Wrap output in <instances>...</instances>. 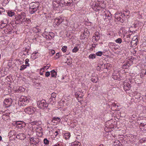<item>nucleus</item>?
Returning <instances> with one entry per match:
<instances>
[{"label":"nucleus","mask_w":146,"mask_h":146,"mask_svg":"<svg viewBox=\"0 0 146 146\" xmlns=\"http://www.w3.org/2000/svg\"><path fill=\"white\" fill-rule=\"evenodd\" d=\"M42 128L40 127H39L38 128H37V129L36 130L37 131H38V130H40V131H41L42 130Z\"/></svg>","instance_id":"nucleus-62"},{"label":"nucleus","mask_w":146,"mask_h":146,"mask_svg":"<svg viewBox=\"0 0 146 146\" xmlns=\"http://www.w3.org/2000/svg\"><path fill=\"white\" fill-rule=\"evenodd\" d=\"M9 102V100L8 98L5 99L4 101V106L5 108H8L9 107V105L8 104Z\"/></svg>","instance_id":"nucleus-10"},{"label":"nucleus","mask_w":146,"mask_h":146,"mask_svg":"<svg viewBox=\"0 0 146 146\" xmlns=\"http://www.w3.org/2000/svg\"><path fill=\"white\" fill-rule=\"evenodd\" d=\"M64 21V19L61 17L56 18L53 23V25L54 27L58 26Z\"/></svg>","instance_id":"nucleus-5"},{"label":"nucleus","mask_w":146,"mask_h":146,"mask_svg":"<svg viewBox=\"0 0 146 146\" xmlns=\"http://www.w3.org/2000/svg\"><path fill=\"white\" fill-rule=\"evenodd\" d=\"M53 119L54 120L57 121L58 122H60V119L58 117H54L53 118Z\"/></svg>","instance_id":"nucleus-40"},{"label":"nucleus","mask_w":146,"mask_h":146,"mask_svg":"<svg viewBox=\"0 0 146 146\" xmlns=\"http://www.w3.org/2000/svg\"><path fill=\"white\" fill-rule=\"evenodd\" d=\"M16 126L20 128H22L23 123H21V122L18 121L16 122Z\"/></svg>","instance_id":"nucleus-15"},{"label":"nucleus","mask_w":146,"mask_h":146,"mask_svg":"<svg viewBox=\"0 0 146 146\" xmlns=\"http://www.w3.org/2000/svg\"><path fill=\"white\" fill-rule=\"evenodd\" d=\"M38 140H39L37 141H36L35 140V141L34 142L33 144L36 145L39 142V141H38Z\"/></svg>","instance_id":"nucleus-58"},{"label":"nucleus","mask_w":146,"mask_h":146,"mask_svg":"<svg viewBox=\"0 0 146 146\" xmlns=\"http://www.w3.org/2000/svg\"><path fill=\"white\" fill-rule=\"evenodd\" d=\"M67 78L66 76H63L62 78V80H63L64 79H66Z\"/></svg>","instance_id":"nucleus-64"},{"label":"nucleus","mask_w":146,"mask_h":146,"mask_svg":"<svg viewBox=\"0 0 146 146\" xmlns=\"http://www.w3.org/2000/svg\"><path fill=\"white\" fill-rule=\"evenodd\" d=\"M89 58L94 59L96 58V56L95 54H91L89 56Z\"/></svg>","instance_id":"nucleus-24"},{"label":"nucleus","mask_w":146,"mask_h":146,"mask_svg":"<svg viewBox=\"0 0 146 146\" xmlns=\"http://www.w3.org/2000/svg\"><path fill=\"white\" fill-rule=\"evenodd\" d=\"M56 96V93L53 92L51 94V97L50 98L49 100L50 102L52 101L54 102L55 100V98Z\"/></svg>","instance_id":"nucleus-9"},{"label":"nucleus","mask_w":146,"mask_h":146,"mask_svg":"<svg viewBox=\"0 0 146 146\" xmlns=\"http://www.w3.org/2000/svg\"><path fill=\"white\" fill-rule=\"evenodd\" d=\"M25 90V89L22 86L19 87L17 90H14L13 89V90L15 91V92L19 93L24 92Z\"/></svg>","instance_id":"nucleus-7"},{"label":"nucleus","mask_w":146,"mask_h":146,"mask_svg":"<svg viewBox=\"0 0 146 146\" xmlns=\"http://www.w3.org/2000/svg\"><path fill=\"white\" fill-rule=\"evenodd\" d=\"M81 143L79 142H75L74 144H72L71 146H80Z\"/></svg>","instance_id":"nucleus-25"},{"label":"nucleus","mask_w":146,"mask_h":146,"mask_svg":"<svg viewBox=\"0 0 146 146\" xmlns=\"http://www.w3.org/2000/svg\"><path fill=\"white\" fill-rule=\"evenodd\" d=\"M38 8H31V7H30L29 8V10H31V9H32L33 10V11H35V10H36V11H37V9H38Z\"/></svg>","instance_id":"nucleus-53"},{"label":"nucleus","mask_w":146,"mask_h":146,"mask_svg":"<svg viewBox=\"0 0 146 146\" xmlns=\"http://www.w3.org/2000/svg\"><path fill=\"white\" fill-rule=\"evenodd\" d=\"M81 37H82V39H83L85 38L86 37H87V36H84V35L83 33V34H82L81 35Z\"/></svg>","instance_id":"nucleus-50"},{"label":"nucleus","mask_w":146,"mask_h":146,"mask_svg":"<svg viewBox=\"0 0 146 146\" xmlns=\"http://www.w3.org/2000/svg\"><path fill=\"white\" fill-rule=\"evenodd\" d=\"M126 86L129 89L131 88V84L129 83H126L124 85V86Z\"/></svg>","instance_id":"nucleus-45"},{"label":"nucleus","mask_w":146,"mask_h":146,"mask_svg":"<svg viewBox=\"0 0 146 146\" xmlns=\"http://www.w3.org/2000/svg\"><path fill=\"white\" fill-rule=\"evenodd\" d=\"M127 44L128 43L126 42L123 41L122 42L120 46L123 49H126Z\"/></svg>","instance_id":"nucleus-11"},{"label":"nucleus","mask_w":146,"mask_h":146,"mask_svg":"<svg viewBox=\"0 0 146 146\" xmlns=\"http://www.w3.org/2000/svg\"><path fill=\"white\" fill-rule=\"evenodd\" d=\"M140 126L144 127L146 125V118H145L144 119L142 120H140Z\"/></svg>","instance_id":"nucleus-12"},{"label":"nucleus","mask_w":146,"mask_h":146,"mask_svg":"<svg viewBox=\"0 0 146 146\" xmlns=\"http://www.w3.org/2000/svg\"><path fill=\"white\" fill-rule=\"evenodd\" d=\"M83 33L84 34V36H88L90 35V32L87 29H85L84 30V33Z\"/></svg>","instance_id":"nucleus-18"},{"label":"nucleus","mask_w":146,"mask_h":146,"mask_svg":"<svg viewBox=\"0 0 146 146\" xmlns=\"http://www.w3.org/2000/svg\"><path fill=\"white\" fill-rule=\"evenodd\" d=\"M129 63L127 62V63H125L123 66V68L126 69L129 67Z\"/></svg>","instance_id":"nucleus-26"},{"label":"nucleus","mask_w":146,"mask_h":146,"mask_svg":"<svg viewBox=\"0 0 146 146\" xmlns=\"http://www.w3.org/2000/svg\"><path fill=\"white\" fill-rule=\"evenodd\" d=\"M4 11V9L3 8H0V14H1Z\"/></svg>","instance_id":"nucleus-54"},{"label":"nucleus","mask_w":146,"mask_h":146,"mask_svg":"<svg viewBox=\"0 0 146 146\" xmlns=\"http://www.w3.org/2000/svg\"><path fill=\"white\" fill-rule=\"evenodd\" d=\"M36 110L35 108L32 106H29L24 110L25 113L29 114H31L34 113Z\"/></svg>","instance_id":"nucleus-4"},{"label":"nucleus","mask_w":146,"mask_h":146,"mask_svg":"<svg viewBox=\"0 0 146 146\" xmlns=\"http://www.w3.org/2000/svg\"><path fill=\"white\" fill-rule=\"evenodd\" d=\"M94 36L96 38L95 39L96 40H98L100 39V34L98 32H96Z\"/></svg>","instance_id":"nucleus-17"},{"label":"nucleus","mask_w":146,"mask_h":146,"mask_svg":"<svg viewBox=\"0 0 146 146\" xmlns=\"http://www.w3.org/2000/svg\"><path fill=\"white\" fill-rule=\"evenodd\" d=\"M35 138L32 137H31L30 138V143L31 145H32L33 144V142H34L35 141Z\"/></svg>","instance_id":"nucleus-31"},{"label":"nucleus","mask_w":146,"mask_h":146,"mask_svg":"<svg viewBox=\"0 0 146 146\" xmlns=\"http://www.w3.org/2000/svg\"><path fill=\"white\" fill-rule=\"evenodd\" d=\"M38 27V26H37L36 27H34L33 29V32L35 33H37V27Z\"/></svg>","instance_id":"nucleus-43"},{"label":"nucleus","mask_w":146,"mask_h":146,"mask_svg":"<svg viewBox=\"0 0 146 146\" xmlns=\"http://www.w3.org/2000/svg\"><path fill=\"white\" fill-rule=\"evenodd\" d=\"M22 17L21 16V15H19L18 17V18L17 19H16V20L18 21L19 20L20 22H23V21H21V19H22Z\"/></svg>","instance_id":"nucleus-35"},{"label":"nucleus","mask_w":146,"mask_h":146,"mask_svg":"<svg viewBox=\"0 0 146 146\" xmlns=\"http://www.w3.org/2000/svg\"><path fill=\"white\" fill-rule=\"evenodd\" d=\"M29 59L28 58L26 59L25 60V63L26 64H29L28 62H29Z\"/></svg>","instance_id":"nucleus-55"},{"label":"nucleus","mask_w":146,"mask_h":146,"mask_svg":"<svg viewBox=\"0 0 146 146\" xmlns=\"http://www.w3.org/2000/svg\"><path fill=\"white\" fill-rule=\"evenodd\" d=\"M39 35H35L34 36V38L33 39L35 40L36 41H38V36Z\"/></svg>","instance_id":"nucleus-39"},{"label":"nucleus","mask_w":146,"mask_h":146,"mask_svg":"<svg viewBox=\"0 0 146 146\" xmlns=\"http://www.w3.org/2000/svg\"><path fill=\"white\" fill-rule=\"evenodd\" d=\"M50 34V33H48V32H45L44 34H43V35H45L44 37L46 38L47 39H49V35Z\"/></svg>","instance_id":"nucleus-23"},{"label":"nucleus","mask_w":146,"mask_h":146,"mask_svg":"<svg viewBox=\"0 0 146 146\" xmlns=\"http://www.w3.org/2000/svg\"><path fill=\"white\" fill-rule=\"evenodd\" d=\"M44 143L45 144L47 145L49 143V141L46 138H45L44 139Z\"/></svg>","instance_id":"nucleus-36"},{"label":"nucleus","mask_w":146,"mask_h":146,"mask_svg":"<svg viewBox=\"0 0 146 146\" xmlns=\"http://www.w3.org/2000/svg\"><path fill=\"white\" fill-rule=\"evenodd\" d=\"M121 144L119 141L117 140H115L113 146H121Z\"/></svg>","instance_id":"nucleus-14"},{"label":"nucleus","mask_w":146,"mask_h":146,"mask_svg":"<svg viewBox=\"0 0 146 146\" xmlns=\"http://www.w3.org/2000/svg\"><path fill=\"white\" fill-rule=\"evenodd\" d=\"M96 45L95 44H93L92 45V48H94L96 47Z\"/></svg>","instance_id":"nucleus-60"},{"label":"nucleus","mask_w":146,"mask_h":146,"mask_svg":"<svg viewBox=\"0 0 146 146\" xmlns=\"http://www.w3.org/2000/svg\"><path fill=\"white\" fill-rule=\"evenodd\" d=\"M23 21H25L26 22H27L28 23H29V21H30L29 20V19L27 18L25 20V18H23Z\"/></svg>","instance_id":"nucleus-47"},{"label":"nucleus","mask_w":146,"mask_h":146,"mask_svg":"<svg viewBox=\"0 0 146 146\" xmlns=\"http://www.w3.org/2000/svg\"><path fill=\"white\" fill-rule=\"evenodd\" d=\"M5 23H1L0 24V28L2 29L5 27L6 25Z\"/></svg>","instance_id":"nucleus-42"},{"label":"nucleus","mask_w":146,"mask_h":146,"mask_svg":"<svg viewBox=\"0 0 146 146\" xmlns=\"http://www.w3.org/2000/svg\"><path fill=\"white\" fill-rule=\"evenodd\" d=\"M67 48V46H64L62 48V51L64 52H66V48Z\"/></svg>","instance_id":"nucleus-34"},{"label":"nucleus","mask_w":146,"mask_h":146,"mask_svg":"<svg viewBox=\"0 0 146 146\" xmlns=\"http://www.w3.org/2000/svg\"><path fill=\"white\" fill-rule=\"evenodd\" d=\"M78 50V49L77 46H75L72 50V52H76Z\"/></svg>","instance_id":"nucleus-32"},{"label":"nucleus","mask_w":146,"mask_h":146,"mask_svg":"<svg viewBox=\"0 0 146 146\" xmlns=\"http://www.w3.org/2000/svg\"><path fill=\"white\" fill-rule=\"evenodd\" d=\"M70 134L69 133H66L64 134V137L65 139L66 140H67L70 137Z\"/></svg>","instance_id":"nucleus-21"},{"label":"nucleus","mask_w":146,"mask_h":146,"mask_svg":"<svg viewBox=\"0 0 146 146\" xmlns=\"http://www.w3.org/2000/svg\"><path fill=\"white\" fill-rule=\"evenodd\" d=\"M111 106L113 108L115 107V108L116 106H117V107H118V106L115 103H113L111 105Z\"/></svg>","instance_id":"nucleus-49"},{"label":"nucleus","mask_w":146,"mask_h":146,"mask_svg":"<svg viewBox=\"0 0 146 146\" xmlns=\"http://www.w3.org/2000/svg\"><path fill=\"white\" fill-rule=\"evenodd\" d=\"M27 67V66L25 65H22L21 66L20 68V70H22L24 69Z\"/></svg>","instance_id":"nucleus-33"},{"label":"nucleus","mask_w":146,"mask_h":146,"mask_svg":"<svg viewBox=\"0 0 146 146\" xmlns=\"http://www.w3.org/2000/svg\"><path fill=\"white\" fill-rule=\"evenodd\" d=\"M72 0H60V1H57V3L59 4L60 6L63 7V5L70 6L72 5L73 3L72 2Z\"/></svg>","instance_id":"nucleus-1"},{"label":"nucleus","mask_w":146,"mask_h":146,"mask_svg":"<svg viewBox=\"0 0 146 146\" xmlns=\"http://www.w3.org/2000/svg\"><path fill=\"white\" fill-rule=\"evenodd\" d=\"M109 46L110 47H111L112 46H115V44L113 42H110L109 44Z\"/></svg>","instance_id":"nucleus-41"},{"label":"nucleus","mask_w":146,"mask_h":146,"mask_svg":"<svg viewBox=\"0 0 146 146\" xmlns=\"http://www.w3.org/2000/svg\"><path fill=\"white\" fill-rule=\"evenodd\" d=\"M49 53L50 54H52V55H51V56H52L53 54H54L55 53V51L53 50H51L50 52Z\"/></svg>","instance_id":"nucleus-44"},{"label":"nucleus","mask_w":146,"mask_h":146,"mask_svg":"<svg viewBox=\"0 0 146 146\" xmlns=\"http://www.w3.org/2000/svg\"><path fill=\"white\" fill-rule=\"evenodd\" d=\"M10 135L12 136H10V140H11L14 139L15 136V131L14 130L11 131L10 132Z\"/></svg>","instance_id":"nucleus-8"},{"label":"nucleus","mask_w":146,"mask_h":146,"mask_svg":"<svg viewBox=\"0 0 146 146\" xmlns=\"http://www.w3.org/2000/svg\"><path fill=\"white\" fill-rule=\"evenodd\" d=\"M59 55H60V53L59 52H58L57 53H56V56H58V57L57 58H56V59H58V58L59 57H60Z\"/></svg>","instance_id":"nucleus-56"},{"label":"nucleus","mask_w":146,"mask_h":146,"mask_svg":"<svg viewBox=\"0 0 146 146\" xmlns=\"http://www.w3.org/2000/svg\"><path fill=\"white\" fill-rule=\"evenodd\" d=\"M36 12V10L35 11H33V10L31 9V10H29V13L30 14H33Z\"/></svg>","instance_id":"nucleus-51"},{"label":"nucleus","mask_w":146,"mask_h":146,"mask_svg":"<svg viewBox=\"0 0 146 146\" xmlns=\"http://www.w3.org/2000/svg\"><path fill=\"white\" fill-rule=\"evenodd\" d=\"M50 75V72H46L45 73V76L46 77H48Z\"/></svg>","instance_id":"nucleus-48"},{"label":"nucleus","mask_w":146,"mask_h":146,"mask_svg":"<svg viewBox=\"0 0 146 146\" xmlns=\"http://www.w3.org/2000/svg\"><path fill=\"white\" fill-rule=\"evenodd\" d=\"M91 80L93 82L96 83L98 81V79L96 77H94L91 78Z\"/></svg>","instance_id":"nucleus-30"},{"label":"nucleus","mask_w":146,"mask_h":146,"mask_svg":"<svg viewBox=\"0 0 146 146\" xmlns=\"http://www.w3.org/2000/svg\"><path fill=\"white\" fill-rule=\"evenodd\" d=\"M111 17L109 15H108L107 16V18H106L108 19L109 20L110 19H111Z\"/></svg>","instance_id":"nucleus-61"},{"label":"nucleus","mask_w":146,"mask_h":146,"mask_svg":"<svg viewBox=\"0 0 146 146\" xmlns=\"http://www.w3.org/2000/svg\"><path fill=\"white\" fill-rule=\"evenodd\" d=\"M51 73V77H52L56 78V76L57 75V72L55 71L54 70H53L50 71Z\"/></svg>","instance_id":"nucleus-13"},{"label":"nucleus","mask_w":146,"mask_h":146,"mask_svg":"<svg viewBox=\"0 0 146 146\" xmlns=\"http://www.w3.org/2000/svg\"><path fill=\"white\" fill-rule=\"evenodd\" d=\"M40 31H41V29H40L38 28H37V33L40 32Z\"/></svg>","instance_id":"nucleus-63"},{"label":"nucleus","mask_w":146,"mask_h":146,"mask_svg":"<svg viewBox=\"0 0 146 146\" xmlns=\"http://www.w3.org/2000/svg\"><path fill=\"white\" fill-rule=\"evenodd\" d=\"M102 51H98V52H97L96 54L98 56H102Z\"/></svg>","instance_id":"nucleus-37"},{"label":"nucleus","mask_w":146,"mask_h":146,"mask_svg":"<svg viewBox=\"0 0 146 146\" xmlns=\"http://www.w3.org/2000/svg\"><path fill=\"white\" fill-rule=\"evenodd\" d=\"M62 143L60 141L58 142L57 143L54 145V146H63Z\"/></svg>","instance_id":"nucleus-29"},{"label":"nucleus","mask_w":146,"mask_h":146,"mask_svg":"<svg viewBox=\"0 0 146 146\" xmlns=\"http://www.w3.org/2000/svg\"><path fill=\"white\" fill-rule=\"evenodd\" d=\"M102 8H103L102 7H101V6H100V5H99V6H98V8H97V9H96V11H99V10H101Z\"/></svg>","instance_id":"nucleus-46"},{"label":"nucleus","mask_w":146,"mask_h":146,"mask_svg":"<svg viewBox=\"0 0 146 146\" xmlns=\"http://www.w3.org/2000/svg\"><path fill=\"white\" fill-rule=\"evenodd\" d=\"M49 39H48V40H51L52 38L53 37L54 35L52 33H50V34L49 35Z\"/></svg>","instance_id":"nucleus-38"},{"label":"nucleus","mask_w":146,"mask_h":146,"mask_svg":"<svg viewBox=\"0 0 146 146\" xmlns=\"http://www.w3.org/2000/svg\"><path fill=\"white\" fill-rule=\"evenodd\" d=\"M28 97L27 96H21L20 99V101L21 102V104L22 106H26L29 103V100Z\"/></svg>","instance_id":"nucleus-3"},{"label":"nucleus","mask_w":146,"mask_h":146,"mask_svg":"<svg viewBox=\"0 0 146 146\" xmlns=\"http://www.w3.org/2000/svg\"><path fill=\"white\" fill-rule=\"evenodd\" d=\"M96 38L94 36V35L93 36V37H92V41H93L94 42V41H97L98 40H96V39H95V38Z\"/></svg>","instance_id":"nucleus-52"},{"label":"nucleus","mask_w":146,"mask_h":146,"mask_svg":"<svg viewBox=\"0 0 146 146\" xmlns=\"http://www.w3.org/2000/svg\"><path fill=\"white\" fill-rule=\"evenodd\" d=\"M14 126H16V122H12V123H11Z\"/></svg>","instance_id":"nucleus-57"},{"label":"nucleus","mask_w":146,"mask_h":146,"mask_svg":"<svg viewBox=\"0 0 146 146\" xmlns=\"http://www.w3.org/2000/svg\"><path fill=\"white\" fill-rule=\"evenodd\" d=\"M46 66H44V68H42L40 69V71H42V72L44 71V69L46 68Z\"/></svg>","instance_id":"nucleus-59"},{"label":"nucleus","mask_w":146,"mask_h":146,"mask_svg":"<svg viewBox=\"0 0 146 146\" xmlns=\"http://www.w3.org/2000/svg\"><path fill=\"white\" fill-rule=\"evenodd\" d=\"M30 6L31 8H38L39 3L38 1L36 2H32L30 4Z\"/></svg>","instance_id":"nucleus-6"},{"label":"nucleus","mask_w":146,"mask_h":146,"mask_svg":"<svg viewBox=\"0 0 146 146\" xmlns=\"http://www.w3.org/2000/svg\"><path fill=\"white\" fill-rule=\"evenodd\" d=\"M15 16V12L14 11H10V17H12L13 16H14V17H15V19H16V17Z\"/></svg>","instance_id":"nucleus-27"},{"label":"nucleus","mask_w":146,"mask_h":146,"mask_svg":"<svg viewBox=\"0 0 146 146\" xmlns=\"http://www.w3.org/2000/svg\"><path fill=\"white\" fill-rule=\"evenodd\" d=\"M115 42L117 43L120 44L122 42V40L120 38H119L115 40Z\"/></svg>","instance_id":"nucleus-28"},{"label":"nucleus","mask_w":146,"mask_h":146,"mask_svg":"<svg viewBox=\"0 0 146 146\" xmlns=\"http://www.w3.org/2000/svg\"><path fill=\"white\" fill-rule=\"evenodd\" d=\"M117 19L118 21H120L121 23H123L124 21V19H123V18L121 16L117 17Z\"/></svg>","instance_id":"nucleus-22"},{"label":"nucleus","mask_w":146,"mask_h":146,"mask_svg":"<svg viewBox=\"0 0 146 146\" xmlns=\"http://www.w3.org/2000/svg\"><path fill=\"white\" fill-rule=\"evenodd\" d=\"M37 104L38 107L40 109H44L47 108L48 107L47 103L45 100H44L38 101Z\"/></svg>","instance_id":"nucleus-2"},{"label":"nucleus","mask_w":146,"mask_h":146,"mask_svg":"<svg viewBox=\"0 0 146 146\" xmlns=\"http://www.w3.org/2000/svg\"><path fill=\"white\" fill-rule=\"evenodd\" d=\"M120 76L119 75H112V78L115 80H121L120 78Z\"/></svg>","instance_id":"nucleus-20"},{"label":"nucleus","mask_w":146,"mask_h":146,"mask_svg":"<svg viewBox=\"0 0 146 146\" xmlns=\"http://www.w3.org/2000/svg\"><path fill=\"white\" fill-rule=\"evenodd\" d=\"M99 5L98 3H94L92 5V7L94 11H96V9H97V8H98Z\"/></svg>","instance_id":"nucleus-16"},{"label":"nucleus","mask_w":146,"mask_h":146,"mask_svg":"<svg viewBox=\"0 0 146 146\" xmlns=\"http://www.w3.org/2000/svg\"><path fill=\"white\" fill-rule=\"evenodd\" d=\"M134 60H136V58L133 57H131V58L129 59V60H128L127 62L129 63V65H131L132 64Z\"/></svg>","instance_id":"nucleus-19"}]
</instances>
